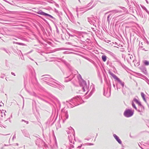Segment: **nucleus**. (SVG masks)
I'll return each mask as SVG.
<instances>
[{
    "label": "nucleus",
    "instance_id": "nucleus-1",
    "mask_svg": "<svg viewBox=\"0 0 149 149\" xmlns=\"http://www.w3.org/2000/svg\"><path fill=\"white\" fill-rule=\"evenodd\" d=\"M134 113L133 111L131 109H127L125 111L124 114L127 117H129L132 116Z\"/></svg>",
    "mask_w": 149,
    "mask_h": 149
},
{
    "label": "nucleus",
    "instance_id": "nucleus-2",
    "mask_svg": "<svg viewBox=\"0 0 149 149\" xmlns=\"http://www.w3.org/2000/svg\"><path fill=\"white\" fill-rule=\"evenodd\" d=\"M110 74L113 77V78L115 79L117 81H118L119 82H121V81L120 80V79L117 77L116 75L115 74H113V73H110Z\"/></svg>",
    "mask_w": 149,
    "mask_h": 149
},
{
    "label": "nucleus",
    "instance_id": "nucleus-3",
    "mask_svg": "<svg viewBox=\"0 0 149 149\" xmlns=\"http://www.w3.org/2000/svg\"><path fill=\"white\" fill-rule=\"evenodd\" d=\"M38 13L39 14H40L41 15H42L47 16H51V15H49L48 14L46 13L43 12L42 10H41L39 11L38 12Z\"/></svg>",
    "mask_w": 149,
    "mask_h": 149
},
{
    "label": "nucleus",
    "instance_id": "nucleus-4",
    "mask_svg": "<svg viewBox=\"0 0 149 149\" xmlns=\"http://www.w3.org/2000/svg\"><path fill=\"white\" fill-rule=\"evenodd\" d=\"M114 137L115 139L116 140L118 141V142L120 144H121V141L119 139V137L116 136V135H114Z\"/></svg>",
    "mask_w": 149,
    "mask_h": 149
},
{
    "label": "nucleus",
    "instance_id": "nucleus-5",
    "mask_svg": "<svg viewBox=\"0 0 149 149\" xmlns=\"http://www.w3.org/2000/svg\"><path fill=\"white\" fill-rule=\"evenodd\" d=\"M102 60L104 61L105 62L106 61L107 58L106 56L105 55H102Z\"/></svg>",
    "mask_w": 149,
    "mask_h": 149
},
{
    "label": "nucleus",
    "instance_id": "nucleus-6",
    "mask_svg": "<svg viewBox=\"0 0 149 149\" xmlns=\"http://www.w3.org/2000/svg\"><path fill=\"white\" fill-rule=\"evenodd\" d=\"M134 101L137 104H138L139 105H141V103L136 99H134Z\"/></svg>",
    "mask_w": 149,
    "mask_h": 149
},
{
    "label": "nucleus",
    "instance_id": "nucleus-7",
    "mask_svg": "<svg viewBox=\"0 0 149 149\" xmlns=\"http://www.w3.org/2000/svg\"><path fill=\"white\" fill-rule=\"evenodd\" d=\"M141 96L142 97V98L143 99V100H145V101H146V99H145V95H144V94L143 93H141Z\"/></svg>",
    "mask_w": 149,
    "mask_h": 149
},
{
    "label": "nucleus",
    "instance_id": "nucleus-8",
    "mask_svg": "<svg viewBox=\"0 0 149 149\" xmlns=\"http://www.w3.org/2000/svg\"><path fill=\"white\" fill-rule=\"evenodd\" d=\"M144 63L145 65H148L149 64V62L147 61H145L144 62Z\"/></svg>",
    "mask_w": 149,
    "mask_h": 149
},
{
    "label": "nucleus",
    "instance_id": "nucleus-9",
    "mask_svg": "<svg viewBox=\"0 0 149 149\" xmlns=\"http://www.w3.org/2000/svg\"><path fill=\"white\" fill-rule=\"evenodd\" d=\"M132 107H134L136 109L137 108H136V107L135 106V104H134V102H132Z\"/></svg>",
    "mask_w": 149,
    "mask_h": 149
}]
</instances>
